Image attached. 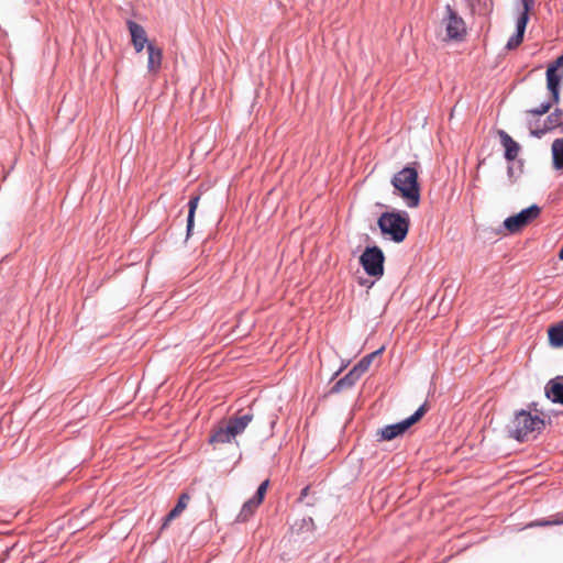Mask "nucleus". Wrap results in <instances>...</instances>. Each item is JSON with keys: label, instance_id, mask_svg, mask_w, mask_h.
I'll use <instances>...</instances> for the list:
<instances>
[{"label": "nucleus", "instance_id": "1", "mask_svg": "<svg viewBox=\"0 0 563 563\" xmlns=\"http://www.w3.org/2000/svg\"><path fill=\"white\" fill-rule=\"evenodd\" d=\"M545 429V413L538 410L536 404H529L527 409L515 411L507 424L508 437L518 442L534 440Z\"/></svg>", "mask_w": 563, "mask_h": 563}, {"label": "nucleus", "instance_id": "2", "mask_svg": "<svg viewBox=\"0 0 563 563\" xmlns=\"http://www.w3.org/2000/svg\"><path fill=\"white\" fill-rule=\"evenodd\" d=\"M391 185L395 194L402 198L407 207L417 208L420 203V185L418 181V170L415 167L407 166L399 170L391 178Z\"/></svg>", "mask_w": 563, "mask_h": 563}, {"label": "nucleus", "instance_id": "3", "mask_svg": "<svg viewBox=\"0 0 563 563\" xmlns=\"http://www.w3.org/2000/svg\"><path fill=\"white\" fill-rule=\"evenodd\" d=\"M377 224L383 234L389 235L396 243L402 242L409 231L410 219L407 212H384Z\"/></svg>", "mask_w": 563, "mask_h": 563}, {"label": "nucleus", "instance_id": "4", "mask_svg": "<svg viewBox=\"0 0 563 563\" xmlns=\"http://www.w3.org/2000/svg\"><path fill=\"white\" fill-rule=\"evenodd\" d=\"M427 410H428L427 405L423 404L422 406H420L418 408V410L413 415H411L407 419H405L398 423L389 424V426L382 428L380 430L377 431L378 440L379 441H390V440H394L397 437L404 434L412 424L418 422L423 417V415L427 412Z\"/></svg>", "mask_w": 563, "mask_h": 563}, {"label": "nucleus", "instance_id": "5", "mask_svg": "<svg viewBox=\"0 0 563 563\" xmlns=\"http://www.w3.org/2000/svg\"><path fill=\"white\" fill-rule=\"evenodd\" d=\"M446 16L443 19L445 27V41H463L466 35L464 20L452 9L450 4L445 7Z\"/></svg>", "mask_w": 563, "mask_h": 563}, {"label": "nucleus", "instance_id": "6", "mask_svg": "<svg viewBox=\"0 0 563 563\" xmlns=\"http://www.w3.org/2000/svg\"><path fill=\"white\" fill-rule=\"evenodd\" d=\"M560 77L556 74V67L551 66L547 69V86L551 91V100L542 103L540 107L536 109H530L527 111L528 114L531 115H542L549 112L554 103H558L560 100Z\"/></svg>", "mask_w": 563, "mask_h": 563}, {"label": "nucleus", "instance_id": "7", "mask_svg": "<svg viewBox=\"0 0 563 563\" xmlns=\"http://www.w3.org/2000/svg\"><path fill=\"white\" fill-rule=\"evenodd\" d=\"M540 213V207L532 205L529 208L521 210L519 213L508 217L504 221V227L510 234L518 233L533 220H536Z\"/></svg>", "mask_w": 563, "mask_h": 563}, {"label": "nucleus", "instance_id": "8", "mask_svg": "<svg viewBox=\"0 0 563 563\" xmlns=\"http://www.w3.org/2000/svg\"><path fill=\"white\" fill-rule=\"evenodd\" d=\"M383 251L378 246L367 247L360 257L364 271L373 277H380L384 274Z\"/></svg>", "mask_w": 563, "mask_h": 563}, {"label": "nucleus", "instance_id": "9", "mask_svg": "<svg viewBox=\"0 0 563 563\" xmlns=\"http://www.w3.org/2000/svg\"><path fill=\"white\" fill-rule=\"evenodd\" d=\"M126 25L135 52L141 53L144 49L145 45L147 46L148 44L147 35L144 27L132 20H129L126 22Z\"/></svg>", "mask_w": 563, "mask_h": 563}, {"label": "nucleus", "instance_id": "10", "mask_svg": "<svg viewBox=\"0 0 563 563\" xmlns=\"http://www.w3.org/2000/svg\"><path fill=\"white\" fill-rule=\"evenodd\" d=\"M497 134L505 150V158L508 162L515 161L521 150L520 145L504 130H498Z\"/></svg>", "mask_w": 563, "mask_h": 563}, {"label": "nucleus", "instance_id": "11", "mask_svg": "<svg viewBox=\"0 0 563 563\" xmlns=\"http://www.w3.org/2000/svg\"><path fill=\"white\" fill-rule=\"evenodd\" d=\"M545 396L551 401L563 405V377H555L547 384Z\"/></svg>", "mask_w": 563, "mask_h": 563}, {"label": "nucleus", "instance_id": "12", "mask_svg": "<svg viewBox=\"0 0 563 563\" xmlns=\"http://www.w3.org/2000/svg\"><path fill=\"white\" fill-rule=\"evenodd\" d=\"M252 420L253 415L245 413L243 416L232 417L225 423L229 427V433H231L235 438L245 430V428Z\"/></svg>", "mask_w": 563, "mask_h": 563}, {"label": "nucleus", "instance_id": "13", "mask_svg": "<svg viewBox=\"0 0 563 563\" xmlns=\"http://www.w3.org/2000/svg\"><path fill=\"white\" fill-rule=\"evenodd\" d=\"M147 69L152 74H157L163 59V51L161 47L154 45L153 43L147 44Z\"/></svg>", "mask_w": 563, "mask_h": 563}, {"label": "nucleus", "instance_id": "14", "mask_svg": "<svg viewBox=\"0 0 563 563\" xmlns=\"http://www.w3.org/2000/svg\"><path fill=\"white\" fill-rule=\"evenodd\" d=\"M383 350H384V347H380L379 350H377V351L366 355L365 357H363L360 361V363L356 366H354V368L342 379V382L349 379L350 377L358 378L362 374H364L368 369L372 361L378 354H380L383 352Z\"/></svg>", "mask_w": 563, "mask_h": 563}, {"label": "nucleus", "instance_id": "15", "mask_svg": "<svg viewBox=\"0 0 563 563\" xmlns=\"http://www.w3.org/2000/svg\"><path fill=\"white\" fill-rule=\"evenodd\" d=\"M529 18L526 16H519L517 20V32L514 36H511L507 43L508 49L517 48L523 41V35L526 31V26L528 24Z\"/></svg>", "mask_w": 563, "mask_h": 563}, {"label": "nucleus", "instance_id": "16", "mask_svg": "<svg viewBox=\"0 0 563 563\" xmlns=\"http://www.w3.org/2000/svg\"><path fill=\"white\" fill-rule=\"evenodd\" d=\"M189 500H190V496L187 493H183L179 496L176 506L166 516V518L163 522V528L167 527V525L172 520L176 519L177 517H179L181 515V512L187 508Z\"/></svg>", "mask_w": 563, "mask_h": 563}, {"label": "nucleus", "instance_id": "17", "mask_svg": "<svg viewBox=\"0 0 563 563\" xmlns=\"http://www.w3.org/2000/svg\"><path fill=\"white\" fill-rule=\"evenodd\" d=\"M549 343L553 347L563 346V320L552 325L548 330Z\"/></svg>", "mask_w": 563, "mask_h": 563}, {"label": "nucleus", "instance_id": "18", "mask_svg": "<svg viewBox=\"0 0 563 563\" xmlns=\"http://www.w3.org/2000/svg\"><path fill=\"white\" fill-rule=\"evenodd\" d=\"M234 437L229 433V427L227 423L219 424L217 429H214L213 433L210 435V443H229L233 440Z\"/></svg>", "mask_w": 563, "mask_h": 563}, {"label": "nucleus", "instance_id": "19", "mask_svg": "<svg viewBox=\"0 0 563 563\" xmlns=\"http://www.w3.org/2000/svg\"><path fill=\"white\" fill-rule=\"evenodd\" d=\"M563 128V110L555 109L545 120L544 131Z\"/></svg>", "mask_w": 563, "mask_h": 563}, {"label": "nucleus", "instance_id": "20", "mask_svg": "<svg viewBox=\"0 0 563 563\" xmlns=\"http://www.w3.org/2000/svg\"><path fill=\"white\" fill-rule=\"evenodd\" d=\"M553 166L555 169L563 168V139H558L552 143Z\"/></svg>", "mask_w": 563, "mask_h": 563}, {"label": "nucleus", "instance_id": "21", "mask_svg": "<svg viewBox=\"0 0 563 563\" xmlns=\"http://www.w3.org/2000/svg\"><path fill=\"white\" fill-rule=\"evenodd\" d=\"M200 200V196H194L190 198L188 202V219H187V235H190L192 228H194V221H195V213L198 208V203Z\"/></svg>", "mask_w": 563, "mask_h": 563}, {"label": "nucleus", "instance_id": "22", "mask_svg": "<svg viewBox=\"0 0 563 563\" xmlns=\"http://www.w3.org/2000/svg\"><path fill=\"white\" fill-rule=\"evenodd\" d=\"M261 505L260 501H257L254 497L250 500L245 501L241 512L239 515V519L242 521L247 520L255 511V509Z\"/></svg>", "mask_w": 563, "mask_h": 563}, {"label": "nucleus", "instance_id": "23", "mask_svg": "<svg viewBox=\"0 0 563 563\" xmlns=\"http://www.w3.org/2000/svg\"><path fill=\"white\" fill-rule=\"evenodd\" d=\"M268 479L264 481L257 488V492H256V495L254 496V498L260 501L262 504L263 499H264V496L267 492V488H268Z\"/></svg>", "mask_w": 563, "mask_h": 563}, {"label": "nucleus", "instance_id": "24", "mask_svg": "<svg viewBox=\"0 0 563 563\" xmlns=\"http://www.w3.org/2000/svg\"><path fill=\"white\" fill-rule=\"evenodd\" d=\"M558 521H554V516L550 519L537 520L528 525V527H548V526H556Z\"/></svg>", "mask_w": 563, "mask_h": 563}, {"label": "nucleus", "instance_id": "25", "mask_svg": "<svg viewBox=\"0 0 563 563\" xmlns=\"http://www.w3.org/2000/svg\"><path fill=\"white\" fill-rule=\"evenodd\" d=\"M521 4L522 12L520 13V16H523L526 14V16L529 18V11L532 9L534 0H521Z\"/></svg>", "mask_w": 563, "mask_h": 563}, {"label": "nucleus", "instance_id": "26", "mask_svg": "<svg viewBox=\"0 0 563 563\" xmlns=\"http://www.w3.org/2000/svg\"><path fill=\"white\" fill-rule=\"evenodd\" d=\"M554 521H558L556 525H563V515H561V514L555 515Z\"/></svg>", "mask_w": 563, "mask_h": 563}, {"label": "nucleus", "instance_id": "27", "mask_svg": "<svg viewBox=\"0 0 563 563\" xmlns=\"http://www.w3.org/2000/svg\"><path fill=\"white\" fill-rule=\"evenodd\" d=\"M561 65H563V55H562V56H560V57L556 59V66H555V67H559V66H561Z\"/></svg>", "mask_w": 563, "mask_h": 563}, {"label": "nucleus", "instance_id": "28", "mask_svg": "<svg viewBox=\"0 0 563 563\" xmlns=\"http://www.w3.org/2000/svg\"><path fill=\"white\" fill-rule=\"evenodd\" d=\"M559 258L560 260H563V246L561 247L560 252H559Z\"/></svg>", "mask_w": 563, "mask_h": 563}]
</instances>
